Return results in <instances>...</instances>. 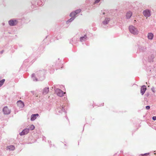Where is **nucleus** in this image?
Wrapping results in <instances>:
<instances>
[{
    "label": "nucleus",
    "mask_w": 156,
    "mask_h": 156,
    "mask_svg": "<svg viewBox=\"0 0 156 156\" xmlns=\"http://www.w3.org/2000/svg\"><path fill=\"white\" fill-rule=\"evenodd\" d=\"M45 73L46 71L44 69L39 70L35 74L34 73L32 74L31 77L34 81H42L45 78Z\"/></svg>",
    "instance_id": "obj_1"
},
{
    "label": "nucleus",
    "mask_w": 156,
    "mask_h": 156,
    "mask_svg": "<svg viewBox=\"0 0 156 156\" xmlns=\"http://www.w3.org/2000/svg\"><path fill=\"white\" fill-rule=\"evenodd\" d=\"M129 29L130 32L134 35H137L139 33L137 28L132 25L130 26L129 27Z\"/></svg>",
    "instance_id": "obj_2"
},
{
    "label": "nucleus",
    "mask_w": 156,
    "mask_h": 156,
    "mask_svg": "<svg viewBox=\"0 0 156 156\" xmlns=\"http://www.w3.org/2000/svg\"><path fill=\"white\" fill-rule=\"evenodd\" d=\"M18 21L17 20L15 19H11L9 21V24L11 26L16 25L18 23Z\"/></svg>",
    "instance_id": "obj_3"
},
{
    "label": "nucleus",
    "mask_w": 156,
    "mask_h": 156,
    "mask_svg": "<svg viewBox=\"0 0 156 156\" xmlns=\"http://www.w3.org/2000/svg\"><path fill=\"white\" fill-rule=\"evenodd\" d=\"M56 93H57V95L61 97L63 96L64 94V93L61 89L58 88L54 89Z\"/></svg>",
    "instance_id": "obj_4"
},
{
    "label": "nucleus",
    "mask_w": 156,
    "mask_h": 156,
    "mask_svg": "<svg viewBox=\"0 0 156 156\" xmlns=\"http://www.w3.org/2000/svg\"><path fill=\"white\" fill-rule=\"evenodd\" d=\"M57 111L59 113H62V112H64L66 113V111L64 108V107L63 105H58L57 106Z\"/></svg>",
    "instance_id": "obj_5"
},
{
    "label": "nucleus",
    "mask_w": 156,
    "mask_h": 156,
    "mask_svg": "<svg viewBox=\"0 0 156 156\" xmlns=\"http://www.w3.org/2000/svg\"><path fill=\"white\" fill-rule=\"evenodd\" d=\"M3 112L5 115H9L11 111L7 106H5L3 108Z\"/></svg>",
    "instance_id": "obj_6"
},
{
    "label": "nucleus",
    "mask_w": 156,
    "mask_h": 156,
    "mask_svg": "<svg viewBox=\"0 0 156 156\" xmlns=\"http://www.w3.org/2000/svg\"><path fill=\"white\" fill-rule=\"evenodd\" d=\"M29 132V128H25L23 129V131L20 133V135L22 136L27 134Z\"/></svg>",
    "instance_id": "obj_7"
},
{
    "label": "nucleus",
    "mask_w": 156,
    "mask_h": 156,
    "mask_svg": "<svg viewBox=\"0 0 156 156\" xmlns=\"http://www.w3.org/2000/svg\"><path fill=\"white\" fill-rule=\"evenodd\" d=\"M143 14L145 17H149L151 16L150 11L149 9H146L143 11Z\"/></svg>",
    "instance_id": "obj_8"
},
{
    "label": "nucleus",
    "mask_w": 156,
    "mask_h": 156,
    "mask_svg": "<svg viewBox=\"0 0 156 156\" xmlns=\"http://www.w3.org/2000/svg\"><path fill=\"white\" fill-rule=\"evenodd\" d=\"M147 90V87L145 85H143L141 87L140 89V93L142 95H143L144 93H145V92Z\"/></svg>",
    "instance_id": "obj_9"
},
{
    "label": "nucleus",
    "mask_w": 156,
    "mask_h": 156,
    "mask_svg": "<svg viewBox=\"0 0 156 156\" xmlns=\"http://www.w3.org/2000/svg\"><path fill=\"white\" fill-rule=\"evenodd\" d=\"M17 104L18 106L20 108H23L24 106L23 102L21 100L18 101L17 102Z\"/></svg>",
    "instance_id": "obj_10"
},
{
    "label": "nucleus",
    "mask_w": 156,
    "mask_h": 156,
    "mask_svg": "<svg viewBox=\"0 0 156 156\" xmlns=\"http://www.w3.org/2000/svg\"><path fill=\"white\" fill-rule=\"evenodd\" d=\"M80 41L82 42L86 41L88 39V38L87 36L85 34L84 36L80 37Z\"/></svg>",
    "instance_id": "obj_11"
},
{
    "label": "nucleus",
    "mask_w": 156,
    "mask_h": 156,
    "mask_svg": "<svg viewBox=\"0 0 156 156\" xmlns=\"http://www.w3.org/2000/svg\"><path fill=\"white\" fill-rule=\"evenodd\" d=\"M132 15V12L131 11H129L127 12L126 15V18L127 19H129Z\"/></svg>",
    "instance_id": "obj_12"
},
{
    "label": "nucleus",
    "mask_w": 156,
    "mask_h": 156,
    "mask_svg": "<svg viewBox=\"0 0 156 156\" xmlns=\"http://www.w3.org/2000/svg\"><path fill=\"white\" fill-rule=\"evenodd\" d=\"M110 20V19L109 18H106L102 22V24L105 25L108 24Z\"/></svg>",
    "instance_id": "obj_13"
},
{
    "label": "nucleus",
    "mask_w": 156,
    "mask_h": 156,
    "mask_svg": "<svg viewBox=\"0 0 156 156\" xmlns=\"http://www.w3.org/2000/svg\"><path fill=\"white\" fill-rule=\"evenodd\" d=\"M49 91V87H45L43 90L42 94L45 95Z\"/></svg>",
    "instance_id": "obj_14"
},
{
    "label": "nucleus",
    "mask_w": 156,
    "mask_h": 156,
    "mask_svg": "<svg viewBox=\"0 0 156 156\" xmlns=\"http://www.w3.org/2000/svg\"><path fill=\"white\" fill-rule=\"evenodd\" d=\"M146 47L142 46H140L138 48V50L140 52H143L145 51Z\"/></svg>",
    "instance_id": "obj_15"
},
{
    "label": "nucleus",
    "mask_w": 156,
    "mask_h": 156,
    "mask_svg": "<svg viewBox=\"0 0 156 156\" xmlns=\"http://www.w3.org/2000/svg\"><path fill=\"white\" fill-rule=\"evenodd\" d=\"M153 34L152 33H150L148 34L147 37L149 39L152 40L153 39Z\"/></svg>",
    "instance_id": "obj_16"
},
{
    "label": "nucleus",
    "mask_w": 156,
    "mask_h": 156,
    "mask_svg": "<svg viewBox=\"0 0 156 156\" xmlns=\"http://www.w3.org/2000/svg\"><path fill=\"white\" fill-rule=\"evenodd\" d=\"M7 147L9 150L11 151H13L15 149V147L13 145H10Z\"/></svg>",
    "instance_id": "obj_17"
},
{
    "label": "nucleus",
    "mask_w": 156,
    "mask_h": 156,
    "mask_svg": "<svg viewBox=\"0 0 156 156\" xmlns=\"http://www.w3.org/2000/svg\"><path fill=\"white\" fill-rule=\"evenodd\" d=\"M76 18V17H73L71 18L70 19L68 20L66 22V23L67 24L69 23H70L71 22H72L73 20H74V19Z\"/></svg>",
    "instance_id": "obj_18"
},
{
    "label": "nucleus",
    "mask_w": 156,
    "mask_h": 156,
    "mask_svg": "<svg viewBox=\"0 0 156 156\" xmlns=\"http://www.w3.org/2000/svg\"><path fill=\"white\" fill-rule=\"evenodd\" d=\"M36 119V116H35V115L32 114L31 116L30 120L31 121H34Z\"/></svg>",
    "instance_id": "obj_19"
},
{
    "label": "nucleus",
    "mask_w": 156,
    "mask_h": 156,
    "mask_svg": "<svg viewBox=\"0 0 156 156\" xmlns=\"http://www.w3.org/2000/svg\"><path fill=\"white\" fill-rule=\"evenodd\" d=\"M81 9H79L74 11V12L76 15L78 13H80L81 12Z\"/></svg>",
    "instance_id": "obj_20"
},
{
    "label": "nucleus",
    "mask_w": 156,
    "mask_h": 156,
    "mask_svg": "<svg viewBox=\"0 0 156 156\" xmlns=\"http://www.w3.org/2000/svg\"><path fill=\"white\" fill-rule=\"evenodd\" d=\"M5 80L3 79L0 81V87H1L4 84Z\"/></svg>",
    "instance_id": "obj_21"
},
{
    "label": "nucleus",
    "mask_w": 156,
    "mask_h": 156,
    "mask_svg": "<svg viewBox=\"0 0 156 156\" xmlns=\"http://www.w3.org/2000/svg\"><path fill=\"white\" fill-rule=\"evenodd\" d=\"M76 15L74 12V11H73L69 15L70 16V17H76Z\"/></svg>",
    "instance_id": "obj_22"
},
{
    "label": "nucleus",
    "mask_w": 156,
    "mask_h": 156,
    "mask_svg": "<svg viewBox=\"0 0 156 156\" xmlns=\"http://www.w3.org/2000/svg\"><path fill=\"white\" fill-rule=\"evenodd\" d=\"M29 130H33L35 129V126L33 125H32L29 127Z\"/></svg>",
    "instance_id": "obj_23"
},
{
    "label": "nucleus",
    "mask_w": 156,
    "mask_h": 156,
    "mask_svg": "<svg viewBox=\"0 0 156 156\" xmlns=\"http://www.w3.org/2000/svg\"><path fill=\"white\" fill-rule=\"evenodd\" d=\"M61 35H58V36H57L56 38H57V39L58 40V39H60L61 38Z\"/></svg>",
    "instance_id": "obj_24"
},
{
    "label": "nucleus",
    "mask_w": 156,
    "mask_h": 156,
    "mask_svg": "<svg viewBox=\"0 0 156 156\" xmlns=\"http://www.w3.org/2000/svg\"><path fill=\"white\" fill-rule=\"evenodd\" d=\"M149 154H150L149 153H145L144 154H141V155H142V156L144 155L145 156H146L147 155Z\"/></svg>",
    "instance_id": "obj_25"
},
{
    "label": "nucleus",
    "mask_w": 156,
    "mask_h": 156,
    "mask_svg": "<svg viewBox=\"0 0 156 156\" xmlns=\"http://www.w3.org/2000/svg\"><path fill=\"white\" fill-rule=\"evenodd\" d=\"M100 1V0H95V2H94V4L98 3Z\"/></svg>",
    "instance_id": "obj_26"
},
{
    "label": "nucleus",
    "mask_w": 156,
    "mask_h": 156,
    "mask_svg": "<svg viewBox=\"0 0 156 156\" xmlns=\"http://www.w3.org/2000/svg\"><path fill=\"white\" fill-rule=\"evenodd\" d=\"M150 107L149 106L147 105L146 106V108L147 110H149L150 109Z\"/></svg>",
    "instance_id": "obj_27"
},
{
    "label": "nucleus",
    "mask_w": 156,
    "mask_h": 156,
    "mask_svg": "<svg viewBox=\"0 0 156 156\" xmlns=\"http://www.w3.org/2000/svg\"><path fill=\"white\" fill-rule=\"evenodd\" d=\"M152 119L154 120H156V116H154L152 117Z\"/></svg>",
    "instance_id": "obj_28"
},
{
    "label": "nucleus",
    "mask_w": 156,
    "mask_h": 156,
    "mask_svg": "<svg viewBox=\"0 0 156 156\" xmlns=\"http://www.w3.org/2000/svg\"><path fill=\"white\" fill-rule=\"evenodd\" d=\"M34 95H35L37 97H38V94L35 93V94H34Z\"/></svg>",
    "instance_id": "obj_29"
},
{
    "label": "nucleus",
    "mask_w": 156,
    "mask_h": 156,
    "mask_svg": "<svg viewBox=\"0 0 156 156\" xmlns=\"http://www.w3.org/2000/svg\"><path fill=\"white\" fill-rule=\"evenodd\" d=\"M154 87H152V88H151V90H152V91L153 92H154Z\"/></svg>",
    "instance_id": "obj_30"
},
{
    "label": "nucleus",
    "mask_w": 156,
    "mask_h": 156,
    "mask_svg": "<svg viewBox=\"0 0 156 156\" xmlns=\"http://www.w3.org/2000/svg\"><path fill=\"white\" fill-rule=\"evenodd\" d=\"M4 51L3 50H2L1 51H0V53L1 54H2L3 53Z\"/></svg>",
    "instance_id": "obj_31"
},
{
    "label": "nucleus",
    "mask_w": 156,
    "mask_h": 156,
    "mask_svg": "<svg viewBox=\"0 0 156 156\" xmlns=\"http://www.w3.org/2000/svg\"><path fill=\"white\" fill-rule=\"evenodd\" d=\"M31 92L34 95V94H35V93L34 91H31Z\"/></svg>",
    "instance_id": "obj_32"
},
{
    "label": "nucleus",
    "mask_w": 156,
    "mask_h": 156,
    "mask_svg": "<svg viewBox=\"0 0 156 156\" xmlns=\"http://www.w3.org/2000/svg\"><path fill=\"white\" fill-rule=\"evenodd\" d=\"M34 114L35 115V116H36V117H37V116H38L39 115L38 114Z\"/></svg>",
    "instance_id": "obj_33"
},
{
    "label": "nucleus",
    "mask_w": 156,
    "mask_h": 156,
    "mask_svg": "<svg viewBox=\"0 0 156 156\" xmlns=\"http://www.w3.org/2000/svg\"><path fill=\"white\" fill-rule=\"evenodd\" d=\"M48 142L49 143H51V141H48Z\"/></svg>",
    "instance_id": "obj_34"
},
{
    "label": "nucleus",
    "mask_w": 156,
    "mask_h": 156,
    "mask_svg": "<svg viewBox=\"0 0 156 156\" xmlns=\"http://www.w3.org/2000/svg\"><path fill=\"white\" fill-rule=\"evenodd\" d=\"M26 62V60H25L24 62H23V64H25V63Z\"/></svg>",
    "instance_id": "obj_35"
},
{
    "label": "nucleus",
    "mask_w": 156,
    "mask_h": 156,
    "mask_svg": "<svg viewBox=\"0 0 156 156\" xmlns=\"http://www.w3.org/2000/svg\"><path fill=\"white\" fill-rule=\"evenodd\" d=\"M149 95V94H147V96H148Z\"/></svg>",
    "instance_id": "obj_36"
},
{
    "label": "nucleus",
    "mask_w": 156,
    "mask_h": 156,
    "mask_svg": "<svg viewBox=\"0 0 156 156\" xmlns=\"http://www.w3.org/2000/svg\"><path fill=\"white\" fill-rule=\"evenodd\" d=\"M103 14H105V12H103Z\"/></svg>",
    "instance_id": "obj_37"
},
{
    "label": "nucleus",
    "mask_w": 156,
    "mask_h": 156,
    "mask_svg": "<svg viewBox=\"0 0 156 156\" xmlns=\"http://www.w3.org/2000/svg\"><path fill=\"white\" fill-rule=\"evenodd\" d=\"M37 4H38V5H40L38 3H37Z\"/></svg>",
    "instance_id": "obj_38"
},
{
    "label": "nucleus",
    "mask_w": 156,
    "mask_h": 156,
    "mask_svg": "<svg viewBox=\"0 0 156 156\" xmlns=\"http://www.w3.org/2000/svg\"><path fill=\"white\" fill-rule=\"evenodd\" d=\"M154 154H156V153H154Z\"/></svg>",
    "instance_id": "obj_39"
},
{
    "label": "nucleus",
    "mask_w": 156,
    "mask_h": 156,
    "mask_svg": "<svg viewBox=\"0 0 156 156\" xmlns=\"http://www.w3.org/2000/svg\"><path fill=\"white\" fill-rule=\"evenodd\" d=\"M3 25H4V23H3Z\"/></svg>",
    "instance_id": "obj_40"
}]
</instances>
